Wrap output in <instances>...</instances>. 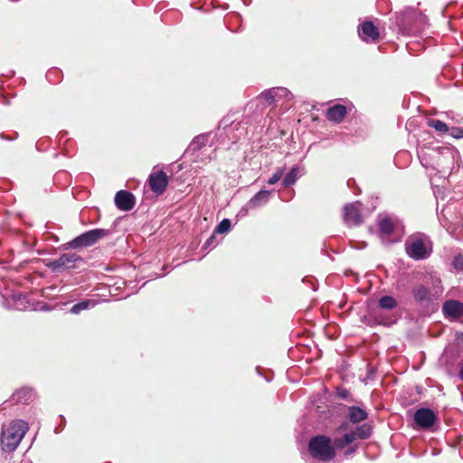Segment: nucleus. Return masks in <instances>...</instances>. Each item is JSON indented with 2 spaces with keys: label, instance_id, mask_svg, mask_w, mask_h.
<instances>
[{
  "label": "nucleus",
  "instance_id": "1",
  "mask_svg": "<svg viewBox=\"0 0 463 463\" xmlns=\"http://www.w3.org/2000/svg\"><path fill=\"white\" fill-rule=\"evenodd\" d=\"M29 427L26 421L17 420L12 421L1 434V447L4 451H14L28 431Z\"/></svg>",
  "mask_w": 463,
  "mask_h": 463
},
{
  "label": "nucleus",
  "instance_id": "2",
  "mask_svg": "<svg viewBox=\"0 0 463 463\" xmlns=\"http://www.w3.org/2000/svg\"><path fill=\"white\" fill-rule=\"evenodd\" d=\"M308 451L314 458L324 462H328L335 457L332 439L326 435L312 437L308 442Z\"/></svg>",
  "mask_w": 463,
  "mask_h": 463
},
{
  "label": "nucleus",
  "instance_id": "3",
  "mask_svg": "<svg viewBox=\"0 0 463 463\" xmlns=\"http://www.w3.org/2000/svg\"><path fill=\"white\" fill-rule=\"evenodd\" d=\"M109 232L105 229H93L77 236L73 240L61 245L64 250H80L96 244L100 239L109 235Z\"/></svg>",
  "mask_w": 463,
  "mask_h": 463
},
{
  "label": "nucleus",
  "instance_id": "4",
  "mask_svg": "<svg viewBox=\"0 0 463 463\" xmlns=\"http://www.w3.org/2000/svg\"><path fill=\"white\" fill-rule=\"evenodd\" d=\"M406 253L413 260H420L430 254L427 242L420 236H411L405 242Z\"/></svg>",
  "mask_w": 463,
  "mask_h": 463
},
{
  "label": "nucleus",
  "instance_id": "5",
  "mask_svg": "<svg viewBox=\"0 0 463 463\" xmlns=\"http://www.w3.org/2000/svg\"><path fill=\"white\" fill-rule=\"evenodd\" d=\"M424 20L423 14L413 8H407L396 15V24L402 33L410 32L416 22Z\"/></svg>",
  "mask_w": 463,
  "mask_h": 463
},
{
  "label": "nucleus",
  "instance_id": "6",
  "mask_svg": "<svg viewBox=\"0 0 463 463\" xmlns=\"http://www.w3.org/2000/svg\"><path fill=\"white\" fill-rule=\"evenodd\" d=\"M82 258L76 253H63L58 259L50 260L46 266L54 272H61L74 269L77 262H81Z\"/></svg>",
  "mask_w": 463,
  "mask_h": 463
},
{
  "label": "nucleus",
  "instance_id": "7",
  "mask_svg": "<svg viewBox=\"0 0 463 463\" xmlns=\"http://www.w3.org/2000/svg\"><path fill=\"white\" fill-rule=\"evenodd\" d=\"M289 91L286 88H271L262 91L257 100L263 108L275 105L282 97H286Z\"/></svg>",
  "mask_w": 463,
  "mask_h": 463
},
{
  "label": "nucleus",
  "instance_id": "8",
  "mask_svg": "<svg viewBox=\"0 0 463 463\" xmlns=\"http://www.w3.org/2000/svg\"><path fill=\"white\" fill-rule=\"evenodd\" d=\"M151 191L158 195L165 193L169 180L166 173L163 170L152 172L147 180Z\"/></svg>",
  "mask_w": 463,
  "mask_h": 463
},
{
  "label": "nucleus",
  "instance_id": "9",
  "mask_svg": "<svg viewBox=\"0 0 463 463\" xmlns=\"http://www.w3.org/2000/svg\"><path fill=\"white\" fill-rule=\"evenodd\" d=\"M413 419L418 427L427 430L436 423L437 415L429 408H420L415 411Z\"/></svg>",
  "mask_w": 463,
  "mask_h": 463
},
{
  "label": "nucleus",
  "instance_id": "10",
  "mask_svg": "<svg viewBox=\"0 0 463 463\" xmlns=\"http://www.w3.org/2000/svg\"><path fill=\"white\" fill-rule=\"evenodd\" d=\"M344 220L349 227L362 224L363 217L359 203H348L344 207Z\"/></svg>",
  "mask_w": 463,
  "mask_h": 463
},
{
  "label": "nucleus",
  "instance_id": "11",
  "mask_svg": "<svg viewBox=\"0 0 463 463\" xmlns=\"http://www.w3.org/2000/svg\"><path fill=\"white\" fill-rule=\"evenodd\" d=\"M114 202L118 209L128 212L134 208L136 198L131 192L120 190L116 193Z\"/></svg>",
  "mask_w": 463,
  "mask_h": 463
},
{
  "label": "nucleus",
  "instance_id": "12",
  "mask_svg": "<svg viewBox=\"0 0 463 463\" xmlns=\"http://www.w3.org/2000/svg\"><path fill=\"white\" fill-rule=\"evenodd\" d=\"M359 33L364 41L376 42L380 38L379 29L371 21H365L359 26Z\"/></svg>",
  "mask_w": 463,
  "mask_h": 463
},
{
  "label": "nucleus",
  "instance_id": "13",
  "mask_svg": "<svg viewBox=\"0 0 463 463\" xmlns=\"http://www.w3.org/2000/svg\"><path fill=\"white\" fill-rule=\"evenodd\" d=\"M347 113L346 107L342 104H335L326 110V118L328 120L340 123L345 118Z\"/></svg>",
  "mask_w": 463,
  "mask_h": 463
},
{
  "label": "nucleus",
  "instance_id": "14",
  "mask_svg": "<svg viewBox=\"0 0 463 463\" xmlns=\"http://www.w3.org/2000/svg\"><path fill=\"white\" fill-rule=\"evenodd\" d=\"M443 312L447 316L459 318L463 315V304L458 300H448L443 305Z\"/></svg>",
  "mask_w": 463,
  "mask_h": 463
},
{
  "label": "nucleus",
  "instance_id": "15",
  "mask_svg": "<svg viewBox=\"0 0 463 463\" xmlns=\"http://www.w3.org/2000/svg\"><path fill=\"white\" fill-rule=\"evenodd\" d=\"M413 298L418 303L430 302L431 300L430 290L424 285L414 286L411 289Z\"/></svg>",
  "mask_w": 463,
  "mask_h": 463
},
{
  "label": "nucleus",
  "instance_id": "16",
  "mask_svg": "<svg viewBox=\"0 0 463 463\" xmlns=\"http://www.w3.org/2000/svg\"><path fill=\"white\" fill-rule=\"evenodd\" d=\"M33 398V392L29 387H22L16 390L13 395L12 399L16 403H29Z\"/></svg>",
  "mask_w": 463,
  "mask_h": 463
},
{
  "label": "nucleus",
  "instance_id": "17",
  "mask_svg": "<svg viewBox=\"0 0 463 463\" xmlns=\"http://www.w3.org/2000/svg\"><path fill=\"white\" fill-rule=\"evenodd\" d=\"M368 418V413L358 406H350L348 408V419L350 422L356 424Z\"/></svg>",
  "mask_w": 463,
  "mask_h": 463
},
{
  "label": "nucleus",
  "instance_id": "18",
  "mask_svg": "<svg viewBox=\"0 0 463 463\" xmlns=\"http://www.w3.org/2000/svg\"><path fill=\"white\" fill-rule=\"evenodd\" d=\"M378 226L382 235L389 236L394 232L395 222L392 218L385 216L379 221Z\"/></svg>",
  "mask_w": 463,
  "mask_h": 463
},
{
  "label": "nucleus",
  "instance_id": "19",
  "mask_svg": "<svg viewBox=\"0 0 463 463\" xmlns=\"http://www.w3.org/2000/svg\"><path fill=\"white\" fill-rule=\"evenodd\" d=\"M355 440V435L350 433L345 434L341 438H336L332 441L334 449H343L347 445Z\"/></svg>",
  "mask_w": 463,
  "mask_h": 463
},
{
  "label": "nucleus",
  "instance_id": "20",
  "mask_svg": "<svg viewBox=\"0 0 463 463\" xmlns=\"http://www.w3.org/2000/svg\"><path fill=\"white\" fill-rule=\"evenodd\" d=\"M378 306L383 309L392 310L398 306V303L393 297L383 296L379 299Z\"/></svg>",
  "mask_w": 463,
  "mask_h": 463
},
{
  "label": "nucleus",
  "instance_id": "21",
  "mask_svg": "<svg viewBox=\"0 0 463 463\" xmlns=\"http://www.w3.org/2000/svg\"><path fill=\"white\" fill-rule=\"evenodd\" d=\"M299 173V168L298 166H294L290 169V171L286 175L282 181V184L285 187H288L294 184L298 180V175Z\"/></svg>",
  "mask_w": 463,
  "mask_h": 463
},
{
  "label": "nucleus",
  "instance_id": "22",
  "mask_svg": "<svg viewBox=\"0 0 463 463\" xmlns=\"http://www.w3.org/2000/svg\"><path fill=\"white\" fill-rule=\"evenodd\" d=\"M351 433L355 435V439L357 438H359L361 439H365L371 436L372 428L368 424H363L361 426H358L356 428L355 431H352Z\"/></svg>",
  "mask_w": 463,
  "mask_h": 463
},
{
  "label": "nucleus",
  "instance_id": "23",
  "mask_svg": "<svg viewBox=\"0 0 463 463\" xmlns=\"http://www.w3.org/2000/svg\"><path fill=\"white\" fill-rule=\"evenodd\" d=\"M428 126L433 128L439 133H447L449 130L448 125L439 119H429Z\"/></svg>",
  "mask_w": 463,
  "mask_h": 463
},
{
  "label": "nucleus",
  "instance_id": "24",
  "mask_svg": "<svg viewBox=\"0 0 463 463\" xmlns=\"http://www.w3.org/2000/svg\"><path fill=\"white\" fill-rule=\"evenodd\" d=\"M270 196V192L267 190H261L258 192L254 197L251 199V203L257 206L260 205L262 203H266L269 201Z\"/></svg>",
  "mask_w": 463,
  "mask_h": 463
},
{
  "label": "nucleus",
  "instance_id": "25",
  "mask_svg": "<svg viewBox=\"0 0 463 463\" xmlns=\"http://www.w3.org/2000/svg\"><path fill=\"white\" fill-rule=\"evenodd\" d=\"M90 304H92V300L90 299L79 302L71 307V312L72 314H80L81 311L88 309Z\"/></svg>",
  "mask_w": 463,
  "mask_h": 463
},
{
  "label": "nucleus",
  "instance_id": "26",
  "mask_svg": "<svg viewBox=\"0 0 463 463\" xmlns=\"http://www.w3.org/2000/svg\"><path fill=\"white\" fill-rule=\"evenodd\" d=\"M207 143L206 136H198L191 143V146L194 150H199Z\"/></svg>",
  "mask_w": 463,
  "mask_h": 463
},
{
  "label": "nucleus",
  "instance_id": "27",
  "mask_svg": "<svg viewBox=\"0 0 463 463\" xmlns=\"http://www.w3.org/2000/svg\"><path fill=\"white\" fill-rule=\"evenodd\" d=\"M231 229V221L229 219H223L218 226L215 228L214 232L224 233L229 232Z\"/></svg>",
  "mask_w": 463,
  "mask_h": 463
},
{
  "label": "nucleus",
  "instance_id": "28",
  "mask_svg": "<svg viewBox=\"0 0 463 463\" xmlns=\"http://www.w3.org/2000/svg\"><path fill=\"white\" fill-rule=\"evenodd\" d=\"M283 175H284V168L277 169V171L268 180V184L270 185L275 184L282 178Z\"/></svg>",
  "mask_w": 463,
  "mask_h": 463
},
{
  "label": "nucleus",
  "instance_id": "29",
  "mask_svg": "<svg viewBox=\"0 0 463 463\" xmlns=\"http://www.w3.org/2000/svg\"><path fill=\"white\" fill-rule=\"evenodd\" d=\"M449 131L450 136L455 138L463 137V128H451Z\"/></svg>",
  "mask_w": 463,
  "mask_h": 463
},
{
  "label": "nucleus",
  "instance_id": "30",
  "mask_svg": "<svg viewBox=\"0 0 463 463\" xmlns=\"http://www.w3.org/2000/svg\"><path fill=\"white\" fill-rule=\"evenodd\" d=\"M453 266L457 269L463 270V256L458 255L454 258Z\"/></svg>",
  "mask_w": 463,
  "mask_h": 463
},
{
  "label": "nucleus",
  "instance_id": "31",
  "mask_svg": "<svg viewBox=\"0 0 463 463\" xmlns=\"http://www.w3.org/2000/svg\"><path fill=\"white\" fill-rule=\"evenodd\" d=\"M337 394L342 399H346L349 395V392L346 389H341L337 392Z\"/></svg>",
  "mask_w": 463,
  "mask_h": 463
},
{
  "label": "nucleus",
  "instance_id": "32",
  "mask_svg": "<svg viewBox=\"0 0 463 463\" xmlns=\"http://www.w3.org/2000/svg\"><path fill=\"white\" fill-rule=\"evenodd\" d=\"M214 240H215V235H214V234H213V235H212V236H211V237L206 241V242H205V244H204V247H209V246H211V245L213 243Z\"/></svg>",
  "mask_w": 463,
  "mask_h": 463
},
{
  "label": "nucleus",
  "instance_id": "33",
  "mask_svg": "<svg viewBox=\"0 0 463 463\" xmlns=\"http://www.w3.org/2000/svg\"><path fill=\"white\" fill-rule=\"evenodd\" d=\"M458 376H459L460 380L463 381V364H460V370H459Z\"/></svg>",
  "mask_w": 463,
  "mask_h": 463
},
{
  "label": "nucleus",
  "instance_id": "34",
  "mask_svg": "<svg viewBox=\"0 0 463 463\" xmlns=\"http://www.w3.org/2000/svg\"><path fill=\"white\" fill-rule=\"evenodd\" d=\"M353 452H354V448H351V449H349L346 451V453H345V454H350V453H353Z\"/></svg>",
  "mask_w": 463,
  "mask_h": 463
}]
</instances>
